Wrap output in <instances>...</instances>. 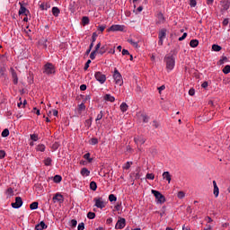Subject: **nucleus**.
<instances>
[{"mask_svg":"<svg viewBox=\"0 0 230 230\" xmlns=\"http://www.w3.org/2000/svg\"><path fill=\"white\" fill-rule=\"evenodd\" d=\"M164 60L165 62L167 71H173V67H175V58L169 54L164 57Z\"/></svg>","mask_w":230,"mask_h":230,"instance_id":"nucleus-1","label":"nucleus"},{"mask_svg":"<svg viewBox=\"0 0 230 230\" xmlns=\"http://www.w3.org/2000/svg\"><path fill=\"white\" fill-rule=\"evenodd\" d=\"M151 193H153V195L155 197L159 204H164V202H166V199L164 198V195L159 192V190H152Z\"/></svg>","mask_w":230,"mask_h":230,"instance_id":"nucleus-2","label":"nucleus"},{"mask_svg":"<svg viewBox=\"0 0 230 230\" xmlns=\"http://www.w3.org/2000/svg\"><path fill=\"white\" fill-rule=\"evenodd\" d=\"M113 78L117 85H123V77L121 76L119 71H118L116 68L114 70Z\"/></svg>","mask_w":230,"mask_h":230,"instance_id":"nucleus-3","label":"nucleus"},{"mask_svg":"<svg viewBox=\"0 0 230 230\" xmlns=\"http://www.w3.org/2000/svg\"><path fill=\"white\" fill-rule=\"evenodd\" d=\"M45 75H55V66L51 63H47L44 66V71Z\"/></svg>","mask_w":230,"mask_h":230,"instance_id":"nucleus-4","label":"nucleus"},{"mask_svg":"<svg viewBox=\"0 0 230 230\" xmlns=\"http://www.w3.org/2000/svg\"><path fill=\"white\" fill-rule=\"evenodd\" d=\"M95 79L97 82H100V84H105L107 80V76L105 75L102 74V72H96L94 75Z\"/></svg>","mask_w":230,"mask_h":230,"instance_id":"nucleus-5","label":"nucleus"},{"mask_svg":"<svg viewBox=\"0 0 230 230\" xmlns=\"http://www.w3.org/2000/svg\"><path fill=\"white\" fill-rule=\"evenodd\" d=\"M158 39H159V40H158L159 46H163V40H164V39H166V29H162L159 31Z\"/></svg>","mask_w":230,"mask_h":230,"instance_id":"nucleus-6","label":"nucleus"},{"mask_svg":"<svg viewBox=\"0 0 230 230\" xmlns=\"http://www.w3.org/2000/svg\"><path fill=\"white\" fill-rule=\"evenodd\" d=\"M22 206V198L21 197H16L15 198V202L12 203V208L14 209H19Z\"/></svg>","mask_w":230,"mask_h":230,"instance_id":"nucleus-7","label":"nucleus"},{"mask_svg":"<svg viewBox=\"0 0 230 230\" xmlns=\"http://www.w3.org/2000/svg\"><path fill=\"white\" fill-rule=\"evenodd\" d=\"M94 202L96 208H99L100 209H103V208H105V203L103 202L102 198H95Z\"/></svg>","mask_w":230,"mask_h":230,"instance_id":"nucleus-8","label":"nucleus"},{"mask_svg":"<svg viewBox=\"0 0 230 230\" xmlns=\"http://www.w3.org/2000/svg\"><path fill=\"white\" fill-rule=\"evenodd\" d=\"M123 30H125V26L123 25H111L108 29V31H123Z\"/></svg>","mask_w":230,"mask_h":230,"instance_id":"nucleus-9","label":"nucleus"},{"mask_svg":"<svg viewBox=\"0 0 230 230\" xmlns=\"http://www.w3.org/2000/svg\"><path fill=\"white\" fill-rule=\"evenodd\" d=\"M48 39L42 38L38 41L39 48H42V49H48Z\"/></svg>","mask_w":230,"mask_h":230,"instance_id":"nucleus-10","label":"nucleus"},{"mask_svg":"<svg viewBox=\"0 0 230 230\" xmlns=\"http://www.w3.org/2000/svg\"><path fill=\"white\" fill-rule=\"evenodd\" d=\"M10 71L12 74L13 82L15 85H17V84H19V77L17 76V73L15 72V69H13V67H11Z\"/></svg>","mask_w":230,"mask_h":230,"instance_id":"nucleus-11","label":"nucleus"},{"mask_svg":"<svg viewBox=\"0 0 230 230\" xmlns=\"http://www.w3.org/2000/svg\"><path fill=\"white\" fill-rule=\"evenodd\" d=\"M125 218H120L119 220H118L116 226H115V229H123V227H125Z\"/></svg>","mask_w":230,"mask_h":230,"instance_id":"nucleus-12","label":"nucleus"},{"mask_svg":"<svg viewBox=\"0 0 230 230\" xmlns=\"http://www.w3.org/2000/svg\"><path fill=\"white\" fill-rule=\"evenodd\" d=\"M20 4V10H19V15H28L27 13L29 12L24 5H22V3H19Z\"/></svg>","mask_w":230,"mask_h":230,"instance_id":"nucleus-13","label":"nucleus"},{"mask_svg":"<svg viewBox=\"0 0 230 230\" xmlns=\"http://www.w3.org/2000/svg\"><path fill=\"white\" fill-rule=\"evenodd\" d=\"M162 177L164 180L168 181L169 184L172 182V174H170V172H164Z\"/></svg>","mask_w":230,"mask_h":230,"instance_id":"nucleus-14","label":"nucleus"},{"mask_svg":"<svg viewBox=\"0 0 230 230\" xmlns=\"http://www.w3.org/2000/svg\"><path fill=\"white\" fill-rule=\"evenodd\" d=\"M220 4L222 6V10H229L230 3L228 0H223L220 2Z\"/></svg>","mask_w":230,"mask_h":230,"instance_id":"nucleus-15","label":"nucleus"},{"mask_svg":"<svg viewBox=\"0 0 230 230\" xmlns=\"http://www.w3.org/2000/svg\"><path fill=\"white\" fill-rule=\"evenodd\" d=\"M146 139L143 137H136L134 138V142L136 143V145H138V143H140L141 145H145Z\"/></svg>","mask_w":230,"mask_h":230,"instance_id":"nucleus-16","label":"nucleus"},{"mask_svg":"<svg viewBox=\"0 0 230 230\" xmlns=\"http://www.w3.org/2000/svg\"><path fill=\"white\" fill-rule=\"evenodd\" d=\"M53 200H54V202H64V196H62V194H60V193H57L53 197Z\"/></svg>","mask_w":230,"mask_h":230,"instance_id":"nucleus-17","label":"nucleus"},{"mask_svg":"<svg viewBox=\"0 0 230 230\" xmlns=\"http://www.w3.org/2000/svg\"><path fill=\"white\" fill-rule=\"evenodd\" d=\"M35 229L36 230L48 229V226L46 225V223H44V221H41L40 224L36 225Z\"/></svg>","mask_w":230,"mask_h":230,"instance_id":"nucleus-18","label":"nucleus"},{"mask_svg":"<svg viewBox=\"0 0 230 230\" xmlns=\"http://www.w3.org/2000/svg\"><path fill=\"white\" fill-rule=\"evenodd\" d=\"M90 173L91 172L89 171V169L85 167L81 170V175H83L84 177H89Z\"/></svg>","mask_w":230,"mask_h":230,"instance_id":"nucleus-19","label":"nucleus"},{"mask_svg":"<svg viewBox=\"0 0 230 230\" xmlns=\"http://www.w3.org/2000/svg\"><path fill=\"white\" fill-rule=\"evenodd\" d=\"M213 186H214V195L215 197H218L219 190H218V186L217 185V181H213Z\"/></svg>","mask_w":230,"mask_h":230,"instance_id":"nucleus-20","label":"nucleus"},{"mask_svg":"<svg viewBox=\"0 0 230 230\" xmlns=\"http://www.w3.org/2000/svg\"><path fill=\"white\" fill-rule=\"evenodd\" d=\"M120 111L121 112H127V111H128V105L127 104V102H122L120 104Z\"/></svg>","mask_w":230,"mask_h":230,"instance_id":"nucleus-21","label":"nucleus"},{"mask_svg":"<svg viewBox=\"0 0 230 230\" xmlns=\"http://www.w3.org/2000/svg\"><path fill=\"white\" fill-rule=\"evenodd\" d=\"M104 100H106V102H111L112 103L116 99L114 98V96L111 94H106L104 96Z\"/></svg>","mask_w":230,"mask_h":230,"instance_id":"nucleus-22","label":"nucleus"},{"mask_svg":"<svg viewBox=\"0 0 230 230\" xmlns=\"http://www.w3.org/2000/svg\"><path fill=\"white\" fill-rule=\"evenodd\" d=\"M52 13L54 17H58V14L60 13V9H58V7H53Z\"/></svg>","mask_w":230,"mask_h":230,"instance_id":"nucleus-23","label":"nucleus"},{"mask_svg":"<svg viewBox=\"0 0 230 230\" xmlns=\"http://www.w3.org/2000/svg\"><path fill=\"white\" fill-rule=\"evenodd\" d=\"M190 48H197L199 46V40H191L190 41Z\"/></svg>","mask_w":230,"mask_h":230,"instance_id":"nucleus-24","label":"nucleus"},{"mask_svg":"<svg viewBox=\"0 0 230 230\" xmlns=\"http://www.w3.org/2000/svg\"><path fill=\"white\" fill-rule=\"evenodd\" d=\"M157 19L158 24H163V22H164V16L161 13L157 14Z\"/></svg>","mask_w":230,"mask_h":230,"instance_id":"nucleus-25","label":"nucleus"},{"mask_svg":"<svg viewBox=\"0 0 230 230\" xmlns=\"http://www.w3.org/2000/svg\"><path fill=\"white\" fill-rule=\"evenodd\" d=\"M97 189H98V185L96 184V181H91L90 190H92L93 191H96Z\"/></svg>","mask_w":230,"mask_h":230,"instance_id":"nucleus-26","label":"nucleus"},{"mask_svg":"<svg viewBox=\"0 0 230 230\" xmlns=\"http://www.w3.org/2000/svg\"><path fill=\"white\" fill-rule=\"evenodd\" d=\"M5 195H7V197H13V189L12 188H8L5 191Z\"/></svg>","mask_w":230,"mask_h":230,"instance_id":"nucleus-27","label":"nucleus"},{"mask_svg":"<svg viewBox=\"0 0 230 230\" xmlns=\"http://www.w3.org/2000/svg\"><path fill=\"white\" fill-rule=\"evenodd\" d=\"M223 73L224 75H229L230 73V65H226L224 68H223Z\"/></svg>","mask_w":230,"mask_h":230,"instance_id":"nucleus-28","label":"nucleus"},{"mask_svg":"<svg viewBox=\"0 0 230 230\" xmlns=\"http://www.w3.org/2000/svg\"><path fill=\"white\" fill-rule=\"evenodd\" d=\"M54 182L58 183V182H62V176L60 175H55L53 178Z\"/></svg>","mask_w":230,"mask_h":230,"instance_id":"nucleus-29","label":"nucleus"},{"mask_svg":"<svg viewBox=\"0 0 230 230\" xmlns=\"http://www.w3.org/2000/svg\"><path fill=\"white\" fill-rule=\"evenodd\" d=\"M212 49L213 51H222V47H220V45L214 44L212 45Z\"/></svg>","mask_w":230,"mask_h":230,"instance_id":"nucleus-30","label":"nucleus"},{"mask_svg":"<svg viewBox=\"0 0 230 230\" xmlns=\"http://www.w3.org/2000/svg\"><path fill=\"white\" fill-rule=\"evenodd\" d=\"M84 159H86V161H88V163H93V158H91V154L90 153H86L84 155Z\"/></svg>","mask_w":230,"mask_h":230,"instance_id":"nucleus-31","label":"nucleus"},{"mask_svg":"<svg viewBox=\"0 0 230 230\" xmlns=\"http://www.w3.org/2000/svg\"><path fill=\"white\" fill-rule=\"evenodd\" d=\"M82 24H83V26L89 24V17L84 16L82 19Z\"/></svg>","mask_w":230,"mask_h":230,"instance_id":"nucleus-32","label":"nucleus"},{"mask_svg":"<svg viewBox=\"0 0 230 230\" xmlns=\"http://www.w3.org/2000/svg\"><path fill=\"white\" fill-rule=\"evenodd\" d=\"M39 208V202L34 201L30 205V209H37Z\"/></svg>","mask_w":230,"mask_h":230,"instance_id":"nucleus-33","label":"nucleus"},{"mask_svg":"<svg viewBox=\"0 0 230 230\" xmlns=\"http://www.w3.org/2000/svg\"><path fill=\"white\" fill-rule=\"evenodd\" d=\"M36 150L38 151V152H44V150H46V146H44V145H39L37 147H36Z\"/></svg>","mask_w":230,"mask_h":230,"instance_id":"nucleus-34","label":"nucleus"},{"mask_svg":"<svg viewBox=\"0 0 230 230\" xmlns=\"http://www.w3.org/2000/svg\"><path fill=\"white\" fill-rule=\"evenodd\" d=\"M87 218L93 220V218H96V214L94 212H88Z\"/></svg>","mask_w":230,"mask_h":230,"instance_id":"nucleus-35","label":"nucleus"},{"mask_svg":"<svg viewBox=\"0 0 230 230\" xmlns=\"http://www.w3.org/2000/svg\"><path fill=\"white\" fill-rule=\"evenodd\" d=\"M8 136H10V130H8V128L4 129L2 132V137H8Z\"/></svg>","mask_w":230,"mask_h":230,"instance_id":"nucleus-36","label":"nucleus"},{"mask_svg":"<svg viewBox=\"0 0 230 230\" xmlns=\"http://www.w3.org/2000/svg\"><path fill=\"white\" fill-rule=\"evenodd\" d=\"M53 160H51L50 157H48L44 160L45 166H51V163Z\"/></svg>","mask_w":230,"mask_h":230,"instance_id":"nucleus-37","label":"nucleus"},{"mask_svg":"<svg viewBox=\"0 0 230 230\" xmlns=\"http://www.w3.org/2000/svg\"><path fill=\"white\" fill-rule=\"evenodd\" d=\"M128 41L129 42V44H131L133 48H139L137 41H134L133 40H128Z\"/></svg>","mask_w":230,"mask_h":230,"instance_id":"nucleus-38","label":"nucleus"},{"mask_svg":"<svg viewBox=\"0 0 230 230\" xmlns=\"http://www.w3.org/2000/svg\"><path fill=\"white\" fill-rule=\"evenodd\" d=\"M6 73V68L4 66H0V76L4 77Z\"/></svg>","mask_w":230,"mask_h":230,"instance_id":"nucleus-39","label":"nucleus"},{"mask_svg":"<svg viewBox=\"0 0 230 230\" xmlns=\"http://www.w3.org/2000/svg\"><path fill=\"white\" fill-rule=\"evenodd\" d=\"M106 51H107V46L104 45L100 49L99 53L100 55H103L104 53H106Z\"/></svg>","mask_w":230,"mask_h":230,"instance_id":"nucleus-40","label":"nucleus"},{"mask_svg":"<svg viewBox=\"0 0 230 230\" xmlns=\"http://www.w3.org/2000/svg\"><path fill=\"white\" fill-rule=\"evenodd\" d=\"M227 57H222V58L219 60V65L222 66L225 64V62H228Z\"/></svg>","mask_w":230,"mask_h":230,"instance_id":"nucleus-41","label":"nucleus"},{"mask_svg":"<svg viewBox=\"0 0 230 230\" xmlns=\"http://www.w3.org/2000/svg\"><path fill=\"white\" fill-rule=\"evenodd\" d=\"M109 200L110 202H116V200H118V198H116L114 194H111L109 196Z\"/></svg>","mask_w":230,"mask_h":230,"instance_id":"nucleus-42","label":"nucleus"},{"mask_svg":"<svg viewBox=\"0 0 230 230\" xmlns=\"http://www.w3.org/2000/svg\"><path fill=\"white\" fill-rule=\"evenodd\" d=\"M102 118H103V111H100V113L97 115L95 121L98 123V121H100V119H102Z\"/></svg>","mask_w":230,"mask_h":230,"instance_id":"nucleus-43","label":"nucleus"},{"mask_svg":"<svg viewBox=\"0 0 230 230\" xmlns=\"http://www.w3.org/2000/svg\"><path fill=\"white\" fill-rule=\"evenodd\" d=\"M146 179H149L150 181H154L155 179V175L154 173H147Z\"/></svg>","mask_w":230,"mask_h":230,"instance_id":"nucleus-44","label":"nucleus"},{"mask_svg":"<svg viewBox=\"0 0 230 230\" xmlns=\"http://www.w3.org/2000/svg\"><path fill=\"white\" fill-rule=\"evenodd\" d=\"M85 229V224L84 222L79 223L77 226V230H84Z\"/></svg>","mask_w":230,"mask_h":230,"instance_id":"nucleus-45","label":"nucleus"},{"mask_svg":"<svg viewBox=\"0 0 230 230\" xmlns=\"http://www.w3.org/2000/svg\"><path fill=\"white\" fill-rule=\"evenodd\" d=\"M177 197L178 199H184V197H186V193H184V191H179Z\"/></svg>","mask_w":230,"mask_h":230,"instance_id":"nucleus-46","label":"nucleus"},{"mask_svg":"<svg viewBox=\"0 0 230 230\" xmlns=\"http://www.w3.org/2000/svg\"><path fill=\"white\" fill-rule=\"evenodd\" d=\"M77 224H78V221H76V219H72L70 221L71 227H75L77 226Z\"/></svg>","mask_w":230,"mask_h":230,"instance_id":"nucleus-47","label":"nucleus"},{"mask_svg":"<svg viewBox=\"0 0 230 230\" xmlns=\"http://www.w3.org/2000/svg\"><path fill=\"white\" fill-rule=\"evenodd\" d=\"M190 5L191 8H195L197 6V0H190Z\"/></svg>","mask_w":230,"mask_h":230,"instance_id":"nucleus-48","label":"nucleus"},{"mask_svg":"<svg viewBox=\"0 0 230 230\" xmlns=\"http://www.w3.org/2000/svg\"><path fill=\"white\" fill-rule=\"evenodd\" d=\"M96 53H98V52H96V50H93V51L90 54V58H91L92 60H94V59L96 58Z\"/></svg>","mask_w":230,"mask_h":230,"instance_id":"nucleus-49","label":"nucleus"},{"mask_svg":"<svg viewBox=\"0 0 230 230\" xmlns=\"http://www.w3.org/2000/svg\"><path fill=\"white\" fill-rule=\"evenodd\" d=\"M141 118H142L144 123H148V116L142 114Z\"/></svg>","mask_w":230,"mask_h":230,"instance_id":"nucleus-50","label":"nucleus"},{"mask_svg":"<svg viewBox=\"0 0 230 230\" xmlns=\"http://www.w3.org/2000/svg\"><path fill=\"white\" fill-rule=\"evenodd\" d=\"M92 123H93L92 118L85 120V125L88 126V128H89V127H91Z\"/></svg>","mask_w":230,"mask_h":230,"instance_id":"nucleus-51","label":"nucleus"},{"mask_svg":"<svg viewBox=\"0 0 230 230\" xmlns=\"http://www.w3.org/2000/svg\"><path fill=\"white\" fill-rule=\"evenodd\" d=\"M31 139L32 141H37L39 139V136H37L36 134H32L31 135Z\"/></svg>","mask_w":230,"mask_h":230,"instance_id":"nucleus-52","label":"nucleus"},{"mask_svg":"<svg viewBox=\"0 0 230 230\" xmlns=\"http://www.w3.org/2000/svg\"><path fill=\"white\" fill-rule=\"evenodd\" d=\"M6 153L4 150H0V159H4Z\"/></svg>","mask_w":230,"mask_h":230,"instance_id":"nucleus-53","label":"nucleus"},{"mask_svg":"<svg viewBox=\"0 0 230 230\" xmlns=\"http://www.w3.org/2000/svg\"><path fill=\"white\" fill-rule=\"evenodd\" d=\"M131 164H132V162H127L125 166L123 167L124 170H128V168H130Z\"/></svg>","mask_w":230,"mask_h":230,"instance_id":"nucleus-54","label":"nucleus"},{"mask_svg":"<svg viewBox=\"0 0 230 230\" xmlns=\"http://www.w3.org/2000/svg\"><path fill=\"white\" fill-rule=\"evenodd\" d=\"M40 10H48V4H40Z\"/></svg>","mask_w":230,"mask_h":230,"instance_id":"nucleus-55","label":"nucleus"},{"mask_svg":"<svg viewBox=\"0 0 230 230\" xmlns=\"http://www.w3.org/2000/svg\"><path fill=\"white\" fill-rule=\"evenodd\" d=\"M58 146H60V144H58V143H54L53 145H52V149L53 150H58Z\"/></svg>","mask_w":230,"mask_h":230,"instance_id":"nucleus-56","label":"nucleus"},{"mask_svg":"<svg viewBox=\"0 0 230 230\" xmlns=\"http://www.w3.org/2000/svg\"><path fill=\"white\" fill-rule=\"evenodd\" d=\"M96 37H98V34L96 32H93L92 36V42H96Z\"/></svg>","mask_w":230,"mask_h":230,"instance_id":"nucleus-57","label":"nucleus"},{"mask_svg":"<svg viewBox=\"0 0 230 230\" xmlns=\"http://www.w3.org/2000/svg\"><path fill=\"white\" fill-rule=\"evenodd\" d=\"M78 109L79 111H85V104L84 103L79 104Z\"/></svg>","mask_w":230,"mask_h":230,"instance_id":"nucleus-58","label":"nucleus"},{"mask_svg":"<svg viewBox=\"0 0 230 230\" xmlns=\"http://www.w3.org/2000/svg\"><path fill=\"white\" fill-rule=\"evenodd\" d=\"M189 94H190V96H195V89L190 88V89L189 90Z\"/></svg>","mask_w":230,"mask_h":230,"instance_id":"nucleus-59","label":"nucleus"},{"mask_svg":"<svg viewBox=\"0 0 230 230\" xmlns=\"http://www.w3.org/2000/svg\"><path fill=\"white\" fill-rule=\"evenodd\" d=\"M91 145H98V138H92Z\"/></svg>","mask_w":230,"mask_h":230,"instance_id":"nucleus-60","label":"nucleus"},{"mask_svg":"<svg viewBox=\"0 0 230 230\" xmlns=\"http://www.w3.org/2000/svg\"><path fill=\"white\" fill-rule=\"evenodd\" d=\"M89 64H91V60L90 59H88L87 62L85 63L84 71H87V69H89Z\"/></svg>","mask_w":230,"mask_h":230,"instance_id":"nucleus-61","label":"nucleus"},{"mask_svg":"<svg viewBox=\"0 0 230 230\" xmlns=\"http://www.w3.org/2000/svg\"><path fill=\"white\" fill-rule=\"evenodd\" d=\"M186 37H188V33L184 32L183 35L181 37L179 38V40H184V39H186Z\"/></svg>","mask_w":230,"mask_h":230,"instance_id":"nucleus-62","label":"nucleus"},{"mask_svg":"<svg viewBox=\"0 0 230 230\" xmlns=\"http://www.w3.org/2000/svg\"><path fill=\"white\" fill-rule=\"evenodd\" d=\"M208 84L207 81L203 82V84H201V87H203V89H206L208 87Z\"/></svg>","mask_w":230,"mask_h":230,"instance_id":"nucleus-63","label":"nucleus"},{"mask_svg":"<svg viewBox=\"0 0 230 230\" xmlns=\"http://www.w3.org/2000/svg\"><path fill=\"white\" fill-rule=\"evenodd\" d=\"M87 89V85H85V84H82L81 86H80V90L81 91H85Z\"/></svg>","mask_w":230,"mask_h":230,"instance_id":"nucleus-64","label":"nucleus"}]
</instances>
